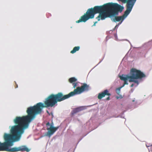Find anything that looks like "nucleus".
Here are the masks:
<instances>
[{
    "label": "nucleus",
    "mask_w": 152,
    "mask_h": 152,
    "mask_svg": "<svg viewBox=\"0 0 152 152\" xmlns=\"http://www.w3.org/2000/svg\"><path fill=\"white\" fill-rule=\"evenodd\" d=\"M69 98L68 94L64 95L61 92L49 95L45 99L44 103L39 102L34 106L27 108V115L22 117L17 116L14 120L15 124H29L36 118V115L41 114L44 108L52 107L58 102H60Z\"/></svg>",
    "instance_id": "obj_1"
},
{
    "label": "nucleus",
    "mask_w": 152,
    "mask_h": 152,
    "mask_svg": "<svg viewBox=\"0 0 152 152\" xmlns=\"http://www.w3.org/2000/svg\"><path fill=\"white\" fill-rule=\"evenodd\" d=\"M12 126L10 130V134L4 133V138L5 142H0V151L16 152L19 151H26L28 152L30 150L26 145L18 147L10 148L13 145V142L20 140L25 129H27L29 124H17Z\"/></svg>",
    "instance_id": "obj_2"
},
{
    "label": "nucleus",
    "mask_w": 152,
    "mask_h": 152,
    "mask_svg": "<svg viewBox=\"0 0 152 152\" xmlns=\"http://www.w3.org/2000/svg\"><path fill=\"white\" fill-rule=\"evenodd\" d=\"M92 9L95 14L99 13L96 18L98 21L104 20L107 15L113 16L118 15L119 11L121 12L124 9L123 7L117 3H109L104 5L95 6Z\"/></svg>",
    "instance_id": "obj_3"
},
{
    "label": "nucleus",
    "mask_w": 152,
    "mask_h": 152,
    "mask_svg": "<svg viewBox=\"0 0 152 152\" xmlns=\"http://www.w3.org/2000/svg\"><path fill=\"white\" fill-rule=\"evenodd\" d=\"M130 75H122L119 76L120 79L124 81V82L121 87L119 88L116 89L117 94H119L121 88L124 86L125 85L128 84L127 82L128 80L129 82H133L136 83L137 86L139 83V82L138 80L141 79L146 77L145 75L143 72L135 68H132L130 70Z\"/></svg>",
    "instance_id": "obj_4"
},
{
    "label": "nucleus",
    "mask_w": 152,
    "mask_h": 152,
    "mask_svg": "<svg viewBox=\"0 0 152 152\" xmlns=\"http://www.w3.org/2000/svg\"><path fill=\"white\" fill-rule=\"evenodd\" d=\"M90 88L89 85L86 83H83L80 87H78L73 91H72L68 94L69 97L76 95L80 94L83 92L87 91Z\"/></svg>",
    "instance_id": "obj_5"
},
{
    "label": "nucleus",
    "mask_w": 152,
    "mask_h": 152,
    "mask_svg": "<svg viewBox=\"0 0 152 152\" xmlns=\"http://www.w3.org/2000/svg\"><path fill=\"white\" fill-rule=\"evenodd\" d=\"M95 15L92 8H89L88 9L86 13L81 16L80 19L77 21L76 22L78 23L81 22H85L89 19L94 18Z\"/></svg>",
    "instance_id": "obj_6"
},
{
    "label": "nucleus",
    "mask_w": 152,
    "mask_h": 152,
    "mask_svg": "<svg viewBox=\"0 0 152 152\" xmlns=\"http://www.w3.org/2000/svg\"><path fill=\"white\" fill-rule=\"evenodd\" d=\"M46 129L48 130L45 135L50 137L58 129L59 126L55 127L53 124H46Z\"/></svg>",
    "instance_id": "obj_7"
},
{
    "label": "nucleus",
    "mask_w": 152,
    "mask_h": 152,
    "mask_svg": "<svg viewBox=\"0 0 152 152\" xmlns=\"http://www.w3.org/2000/svg\"><path fill=\"white\" fill-rule=\"evenodd\" d=\"M129 8V7L126 6V10L125 11L124 14L121 16H115V18L113 19V21L114 22L115 21H119L121 20V21L119 23L118 25L120 24L122 21L124 20V18H126L130 13L132 10V9L130 8Z\"/></svg>",
    "instance_id": "obj_8"
},
{
    "label": "nucleus",
    "mask_w": 152,
    "mask_h": 152,
    "mask_svg": "<svg viewBox=\"0 0 152 152\" xmlns=\"http://www.w3.org/2000/svg\"><path fill=\"white\" fill-rule=\"evenodd\" d=\"M106 95L108 96L111 95V94L109 93L107 89L105 90L103 92L99 94L98 96V99H101Z\"/></svg>",
    "instance_id": "obj_9"
},
{
    "label": "nucleus",
    "mask_w": 152,
    "mask_h": 152,
    "mask_svg": "<svg viewBox=\"0 0 152 152\" xmlns=\"http://www.w3.org/2000/svg\"><path fill=\"white\" fill-rule=\"evenodd\" d=\"M83 110V108L81 107H78L74 109L73 111L71 113L72 115H74V114L78 113L81 110Z\"/></svg>",
    "instance_id": "obj_10"
},
{
    "label": "nucleus",
    "mask_w": 152,
    "mask_h": 152,
    "mask_svg": "<svg viewBox=\"0 0 152 152\" xmlns=\"http://www.w3.org/2000/svg\"><path fill=\"white\" fill-rule=\"evenodd\" d=\"M80 49L79 46H76L71 51L70 53H71L73 54L75 53L77 51H78Z\"/></svg>",
    "instance_id": "obj_11"
},
{
    "label": "nucleus",
    "mask_w": 152,
    "mask_h": 152,
    "mask_svg": "<svg viewBox=\"0 0 152 152\" xmlns=\"http://www.w3.org/2000/svg\"><path fill=\"white\" fill-rule=\"evenodd\" d=\"M77 81V79L75 77H72L70 78L69 79V81L70 83H73L74 82H75Z\"/></svg>",
    "instance_id": "obj_12"
},
{
    "label": "nucleus",
    "mask_w": 152,
    "mask_h": 152,
    "mask_svg": "<svg viewBox=\"0 0 152 152\" xmlns=\"http://www.w3.org/2000/svg\"><path fill=\"white\" fill-rule=\"evenodd\" d=\"M72 83L74 88H75L77 86L78 83L77 82L75 83Z\"/></svg>",
    "instance_id": "obj_13"
},
{
    "label": "nucleus",
    "mask_w": 152,
    "mask_h": 152,
    "mask_svg": "<svg viewBox=\"0 0 152 152\" xmlns=\"http://www.w3.org/2000/svg\"><path fill=\"white\" fill-rule=\"evenodd\" d=\"M110 99V97H107L106 99V100H109Z\"/></svg>",
    "instance_id": "obj_14"
},
{
    "label": "nucleus",
    "mask_w": 152,
    "mask_h": 152,
    "mask_svg": "<svg viewBox=\"0 0 152 152\" xmlns=\"http://www.w3.org/2000/svg\"><path fill=\"white\" fill-rule=\"evenodd\" d=\"M97 23V21L95 22L94 23V25H93V26H96V24Z\"/></svg>",
    "instance_id": "obj_15"
},
{
    "label": "nucleus",
    "mask_w": 152,
    "mask_h": 152,
    "mask_svg": "<svg viewBox=\"0 0 152 152\" xmlns=\"http://www.w3.org/2000/svg\"><path fill=\"white\" fill-rule=\"evenodd\" d=\"M134 86V84H132L130 86V87H133Z\"/></svg>",
    "instance_id": "obj_16"
},
{
    "label": "nucleus",
    "mask_w": 152,
    "mask_h": 152,
    "mask_svg": "<svg viewBox=\"0 0 152 152\" xmlns=\"http://www.w3.org/2000/svg\"><path fill=\"white\" fill-rule=\"evenodd\" d=\"M18 85L17 84H16V86H15V88H18Z\"/></svg>",
    "instance_id": "obj_17"
},
{
    "label": "nucleus",
    "mask_w": 152,
    "mask_h": 152,
    "mask_svg": "<svg viewBox=\"0 0 152 152\" xmlns=\"http://www.w3.org/2000/svg\"><path fill=\"white\" fill-rule=\"evenodd\" d=\"M119 97H118V96H116V98H117V99H119Z\"/></svg>",
    "instance_id": "obj_18"
},
{
    "label": "nucleus",
    "mask_w": 152,
    "mask_h": 152,
    "mask_svg": "<svg viewBox=\"0 0 152 152\" xmlns=\"http://www.w3.org/2000/svg\"><path fill=\"white\" fill-rule=\"evenodd\" d=\"M117 26H118V25H116V26H115V28H116V27Z\"/></svg>",
    "instance_id": "obj_19"
},
{
    "label": "nucleus",
    "mask_w": 152,
    "mask_h": 152,
    "mask_svg": "<svg viewBox=\"0 0 152 152\" xmlns=\"http://www.w3.org/2000/svg\"><path fill=\"white\" fill-rule=\"evenodd\" d=\"M120 98H122V96H121V97H120Z\"/></svg>",
    "instance_id": "obj_20"
},
{
    "label": "nucleus",
    "mask_w": 152,
    "mask_h": 152,
    "mask_svg": "<svg viewBox=\"0 0 152 152\" xmlns=\"http://www.w3.org/2000/svg\"><path fill=\"white\" fill-rule=\"evenodd\" d=\"M47 112L48 113H49V112H48V111H47Z\"/></svg>",
    "instance_id": "obj_21"
},
{
    "label": "nucleus",
    "mask_w": 152,
    "mask_h": 152,
    "mask_svg": "<svg viewBox=\"0 0 152 152\" xmlns=\"http://www.w3.org/2000/svg\"><path fill=\"white\" fill-rule=\"evenodd\" d=\"M47 124H49V122H48Z\"/></svg>",
    "instance_id": "obj_22"
},
{
    "label": "nucleus",
    "mask_w": 152,
    "mask_h": 152,
    "mask_svg": "<svg viewBox=\"0 0 152 152\" xmlns=\"http://www.w3.org/2000/svg\"><path fill=\"white\" fill-rule=\"evenodd\" d=\"M134 100H133L132 101H133V102H134Z\"/></svg>",
    "instance_id": "obj_23"
}]
</instances>
